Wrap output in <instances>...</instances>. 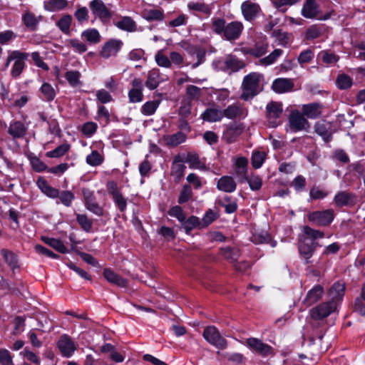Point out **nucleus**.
Instances as JSON below:
<instances>
[{
    "instance_id": "34",
    "label": "nucleus",
    "mask_w": 365,
    "mask_h": 365,
    "mask_svg": "<svg viewBox=\"0 0 365 365\" xmlns=\"http://www.w3.org/2000/svg\"><path fill=\"white\" fill-rule=\"evenodd\" d=\"M41 16L37 17L34 13L27 11L22 16L24 24L31 30H35L38 24Z\"/></svg>"
},
{
    "instance_id": "37",
    "label": "nucleus",
    "mask_w": 365,
    "mask_h": 365,
    "mask_svg": "<svg viewBox=\"0 0 365 365\" xmlns=\"http://www.w3.org/2000/svg\"><path fill=\"white\" fill-rule=\"evenodd\" d=\"M115 26L120 29L126 31L128 32H133L137 29L135 22L129 16H124L117 23Z\"/></svg>"
},
{
    "instance_id": "52",
    "label": "nucleus",
    "mask_w": 365,
    "mask_h": 365,
    "mask_svg": "<svg viewBox=\"0 0 365 365\" xmlns=\"http://www.w3.org/2000/svg\"><path fill=\"white\" fill-rule=\"evenodd\" d=\"M70 149V145L67 143H63L60 145L54 150L48 152L46 155L49 158H59L63 156L65 153H66Z\"/></svg>"
},
{
    "instance_id": "11",
    "label": "nucleus",
    "mask_w": 365,
    "mask_h": 365,
    "mask_svg": "<svg viewBox=\"0 0 365 365\" xmlns=\"http://www.w3.org/2000/svg\"><path fill=\"white\" fill-rule=\"evenodd\" d=\"M223 117L229 119L242 118L247 115V109L240 103L228 106L222 110Z\"/></svg>"
},
{
    "instance_id": "9",
    "label": "nucleus",
    "mask_w": 365,
    "mask_h": 365,
    "mask_svg": "<svg viewBox=\"0 0 365 365\" xmlns=\"http://www.w3.org/2000/svg\"><path fill=\"white\" fill-rule=\"evenodd\" d=\"M246 344L250 349L262 356H267L274 354L272 347L263 343L259 339L249 338L247 339Z\"/></svg>"
},
{
    "instance_id": "53",
    "label": "nucleus",
    "mask_w": 365,
    "mask_h": 365,
    "mask_svg": "<svg viewBox=\"0 0 365 365\" xmlns=\"http://www.w3.org/2000/svg\"><path fill=\"white\" fill-rule=\"evenodd\" d=\"M103 161V157L96 150L92 151V153L86 157L87 163L92 166H98L101 165Z\"/></svg>"
},
{
    "instance_id": "45",
    "label": "nucleus",
    "mask_w": 365,
    "mask_h": 365,
    "mask_svg": "<svg viewBox=\"0 0 365 365\" xmlns=\"http://www.w3.org/2000/svg\"><path fill=\"white\" fill-rule=\"evenodd\" d=\"M336 83L339 89L346 90L352 86L353 81L349 76L342 73L337 76Z\"/></svg>"
},
{
    "instance_id": "33",
    "label": "nucleus",
    "mask_w": 365,
    "mask_h": 365,
    "mask_svg": "<svg viewBox=\"0 0 365 365\" xmlns=\"http://www.w3.org/2000/svg\"><path fill=\"white\" fill-rule=\"evenodd\" d=\"M8 132L13 138H19L26 134V128L23 123L14 121L10 124Z\"/></svg>"
},
{
    "instance_id": "27",
    "label": "nucleus",
    "mask_w": 365,
    "mask_h": 365,
    "mask_svg": "<svg viewBox=\"0 0 365 365\" xmlns=\"http://www.w3.org/2000/svg\"><path fill=\"white\" fill-rule=\"evenodd\" d=\"M103 276L108 282L120 287L127 286V281L110 269L106 268L103 270Z\"/></svg>"
},
{
    "instance_id": "12",
    "label": "nucleus",
    "mask_w": 365,
    "mask_h": 365,
    "mask_svg": "<svg viewBox=\"0 0 365 365\" xmlns=\"http://www.w3.org/2000/svg\"><path fill=\"white\" fill-rule=\"evenodd\" d=\"M317 243L307 238L299 237V251L302 256L306 259V262L309 263V259L312 256Z\"/></svg>"
},
{
    "instance_id": "7",
    "label": "nucleus",
    "mask_w": 365,
    "mask_h": 365,
    "mask_svg": "<svg viewBox=\"0 0 365 365\" xmlns=\"http://www.w3.org/2000/svg\"><path fill=\"white\" fill-rule=\"evenodd\" d=\"M89 8L92 14L103 22L109 21L113 16L112 12L102 0H92L89 3Z\"/></svg>"
},
{
    "instance_id": "15",
    "label": "nucleus",
    "mask_w": 365,
    "mask_h": 365,
    "mask_svg": "<svg viewBox=\"0 0 365 365\" xmlns=\"http://www.w3.org/2000/svg\"><path fill=\"white\" fill-rule=\"evenodd\" d=\"M315 132L320 135L326 142L331 140L333 131L331 130V123L326 120H319L314 125Z\"/></svg>"
},
{
    "instance_id": "2",
    "label": "nucleus",
    "mask_w": 365,
    "mask_h": 365,
    "mask_svg": "<svg viewBox=\"0 0 365 365\" xmlns=\"http://www.w3.org/2000/svg\"><path fill=\"white\" fill-rule=\"evenodd\" d=\"M260 76L261 75L257 73H252L244 78L242 85V99L247 101L257 94Z\"/></svg>"
},
{
    "instance_id": "24",
    "label": "nucleus",
    "mask_w": 365,
    "mask_h": 365,
    "mask_svg": "<svg viewBox=\"0 0 365 365\" xmlns=\"http://www.w3.org/2000/svg\"><path fill=\"white\" fill-rule=\"evenodd\" d=\"M37 185L41 192L48 197L56 198L59 195V190L51 187L43 178H39L38 179Z\"/></svg>"
},
{
    "instance_id": "31",
    "label": "nucleus",
    "mask_w": 365,
    "mask_h": 365,
    "mask_svg": "<svg viewBox=\"0 0 365 365\" xmlns=\"http://www.w3.org/2000/svg\"><path fill=\"white\" fill-rule=\"evenodd\" d=\"M180 162H182V159H180L179 156L176 157L171 168V175L176 182H179L182 178L186 169V166Z\"/></svg>"
},
{
    "instance_id": "50",
    "label": "nucleus",
    "mask_w": 365,
    "mask_h": 365,
    "mask_svg": "<svg viewBox=\"0 0 365 365\" xmlns=\"http://www.w3.org/2000/svg\"><path fill=\"white\" fill-rule=\"evenodd\" d=\"M220 252L222 255L225 259L230 260L233 262H235L240 256V252L238 250L232 249L230 247L222 248Z\"/></svg>"
},
{
    "instance_id": "18",
    "label": "nucleus",
    "mask_w": 365,
    "mask_h": 365,
    "mask_svg": "<svg viewBox=\"0 0 365 365\" xmlns=\"http://www.w3.org/2000/svg\"><path fill=\"white\" fill-rule=\"evenodd\" d=\"M243 26L240 22L234 21L228 24L224 32V36L227 40H235L240 36Z\"/></svg>"
},
{
    "instance_id": "62",
    "label": "nucleus",
    "mask_w": 365,
    "mask_h": 365,
    "mask_svg": "<svg viewBox=\"0 0 365 365\" xmlns=\"http://www.w3.org/2000/svg\"><path fill=\"white\" fill-rule=\"evenodd\" d=\"M185 135L181 132L175 133L168 139V144L171 146H177L185 140Z\"/></svg>"
},
{
    "instance_id": "13",
    "label": "nucleus",
    "mask_w": 365,
    "mask_h": 365,
    "mask_svg": "<svg viewBox=\"0 0 365 365\" xmlns=\"http://www.w3.org/2000/svg\"><path fill=\"white\" fill-rule=\"evenodd\" d=\"M58 347L63 356L70 357L76 346L72 339L67 335H63L58 341Z\"/></svg>"
},
{
    "instance_id": "41",
    "label": "nucleus",
    "mask_w": 365,
    "mask_h": 365,
    "mask_svg": "<svg viewBox=\"0 0 365 365\" xmlns=\"http://www.w3.org/2000/svg\"><path fill=\"white\" fill-rule=\"evenodd\" d=\"M304 234L300 236L301 238H307L309 240L314 242L315 240L322 238L324 236V232L314 230L308 226H304L303 228Z\"/></svg>"
},
{
    "instance_id": "58",
    "label": "nucleus",
    "mask_w": 365,
    "mask_h": 365,
    "mask_svg": "<svg viewBox=\"0 0 365 365\" xmlns=\"http://www.w3.org/2000/svg\"><path fill=\"white\" fill-rule=\"evenodd\" d=\"M59 200L62 204H63L66 207H69L71 205L73 200L74 199V195L68 190H63L62 192H59V195L58 196Z\"/></svg>"
},
{
    "instance_id": "17",
    "label": "nucleus",
    "mask_w": 365,
    "mask_h": 365,
    "mask_svg": "<svg viewBox=\"0 0 365 365\" xmlns=\"http://www.w3.org/2000/svg\"><path fill=\"white\" fill-rule=\"evenodd\" d=\"M242 13L247 21L253 20L260 11L259 6L250 1H245L241 5Z\"/></svg>"
},
{
    "instance_id": "3",
    "label": "nucleus",
    "mask_w": 365,
    "mask_h": 365,
    "mask_svg": "<svg viewBox=\"0 0 365 365\" xmlns=\"http://www.w3.org/2000/svg\"><path fill=\"white\" fill-rule=\"evenodd\" d=\"M202 336L209 344L219 349H225L227 347V341L221 335L215 326L206 327Z\"/></svg>"
},
{
    "instance_id": "20",
    "label": "nucleus",
    "mask_w": 365,
    "mask_h": 365,
    "mask_svg": "<svg viewBox=\"0 0 365 365\" xmlns=\"http://www.w3.org/2000/svg\"><path fill=\"white\" fill-rule=\"evenodd\" d=\"M322 106L318 103L305 104L302 106V113L304 117L314 119L322 114Z\"/></svg>"
},
{
    "instance_id": "57",
    "label": "nucleus",
    "mask_w": 365,
    "mask_h": 365,
    "mask_svg": "<svg viewBox=\"0 0 365 365\" xmlns=\"http://www.w3.org/2000/svg\"><path fill=\"white\" fill-rule=\"evenodd\" d=\"M264 158L265 153L264 152H254L251 159L252 166L256 169L259 168L262 165Z\"/></svg>"
},
{
    "instance_id": "29",
    "label": "nucleus",
    "mask_w": 365,
    "mask_h": 365,
    "mask_svg": "<svg viewBox=\"0 0 365 365\" xmlns=\"http://www.w3.org/2000/svg\"><path fill=\"white\" fill-rule=\"evenodd\" d=\"M162 81L160 71L158 68H153L148 72L145 86L150 90L155 89Z\"/></svg>"
},
{
    "instance_id": "26",
    "label": "nucleus",
    "mask_w": 365,
    "mask_h": 365,
    "mask_svg": "<svg viewBox=\"0 0 365 365\" xmlns=\"http://www.w3.org/2000/svg\"><path fill=\"white\" fill-rule=\"evenodd\" d=\"M236 182L230 176H223L220 178L217 183V187L225 192H232L236 189Z\"/></svg>"
},
{
    "instance_id": "1",
    "label": "nucleus",
    "mask_w": 365,
    "mask_h": 365,
    "mask_svg": "<svg viewBox=\"0 0 365 365\" xmlns=\"http://www.w3.org/2000/svg\"><path fill=\"white\" fill-rule=\"evenodd\" d=\"M28 57L29 53L18 50L8 51L5 68H8L10 63L14 61V65L11 70V76L12 78H16L20 76L25 68V61Z\"/></svg>"
},
{
    "instance_id": "48",
    "label": "nucleus",
    "mask_w": 365,
    "mask_h": 365,
    "mask_svg": "<svg viewBox=\"0 0 365 365\" xmlns=\"http://www.w3.org/2000/svg\"><path fill=\"white\" fill-rule=\"evenodd\" d=\"M182 223V227L187 233H189L197 227H201L202 226L200 220L195 216H191L187 220L185 219Z\"/></svg>"
},
{
    "instance_id": "19",
    "label": "nucleus",
    "mask_w": 365,
    "mask_h": 365,
    "mask_svg": "<svg viewBox=\"0 0 365 365\" xmlns=\"http://www.w3.org/2000/svg\"><path fill=\"white\" fill-rule=\"evenodd\" d=\"M294 88V83L289 78H277L274 81L272 88L278 93L291 91Z\"/></svg>"
},
{
    "instance_id": "16",
    "label": "nucleus",
    "mask_w": 365,
    "mask_h": 365,
    "mask_svg": "<svg viewBox=\"0 0 365 365\" xmlns=\"http://www.w3.org/2000/svg\"><path fill=\"white\" fill-rule=\"evenodd\" d=\"M319 13V6L316 0H305L302 9V15L304 18L315 19Z\"/></svg>"
},
{
    "instance_id": "30",
    "label": "nucleus",
    "mask_w": 365,
    "mask_h": 365,
    "mask_svg": "<svg viewBox=\"0 0 365 365\" xmlns=\"http://www.w3.org/2000/svg\"><path fill=\"white\" fill-rule=\"evenodd\" d=\"M68 5L67 0H46L43 8L50 12H56L66 9Z\"/></svg>"
},
{
    "instance_id": "32",
    "label": "nucleus",
    "mask_w": 365,
    "mask_h": 365,
    "mask_svg": "<svg viewBox=\"0 0 365 365\" xmlns=\"http://www.w3.org/2000/svg\"><path fill=\"white\" fill-rule=\"evenodd\" d=\"M345 284L339 282H335L329 290L330 301L336 302L341 300L344 294Z\"/></svg>"
},
{
    "instance_id": "10",
    "label": "nucleus",
    "mask_w": 365,
    "mask_h": 365,
    "mask_svg": "<svg viewBox=\"0 0 365 365\" xmlns=\"http://www.w3.org/2000/svg\"><path fill=\"white\" fill-rule=\"evenodd\" d=\"M123 46V42L118 39H111L107 41L100 52V56L103 58L115 56Z\"/></svg>"
},
{
    "instance_id": "51",
    "label": "nucleus",
    "mask_w": 365,
    "mask_h": 365,
    "mask_svg": "<svg viewBox=\"0 0 365 365\" xmlns=\"http://www.w3.org/2000/svg\"><path fill=\"white\" fill-rule=\"evenodd\" d=\"M244 181L248 182L250 187L252 190H258L262 187V180L259 175H251L250 176H247Z\"/></svg>"
},
{
    "instance_id": "8",
    "label": "nucleus",
    "mask_w": 365,
    "mask_h": 365,
    "mask_svg": "<svg viewBox=\"0 0 365 365\" xmlns=\"http://www.w3.org/2000/svg\"><path fill=\"white\" fill-rule=\"evenodd\" d=\"M336 309V303L333 301L323 302L309 311L311 317L314 320L322 319L334 312Z\"/></svg>"
},
{
    "instance_id": "35",
    "label": "nucleus",
    "mask_w": 365,
    "mask_h": 365,
    "mask_svg": "<svg viewBox=\"0 0 365 365\" xmlns=\"http://www.w3.org/2000/svg\"><path fill=\"white\" fill-rule=\"evenodd\" d=\"M354 195L346 191L338 192L334 197V202L339 207L348 205L353 202Z\"/></svg>"
},
{
    "instance_id": "49",
    "label": "nucleus",
    "mask_w": 365,
    "mask_h": 365,
    "mask_svg": "<svg viewBox=\"0 0 365 365\" xmlns=\"http://www.w3.org/2000/svg\"><path fill=\"white\" fill-rule=\"evenodd\" d=\"M318 56L327 64H334L339 60V56L338 55L329 51H321Z\"/></svg>"
},
{
    "instance_id": "60",
    "label": "nucleus",
    "mask_w": 365,
    "mask_h": 365,
    "mask_svg": "<svg viewBox=\"0 0 365 365\" xmlns=\"http://www.w3.org/2000/svg\"><path fill=\"white\" fill-rule=\"evenodd\" d=\"M158 106L157 101H148L145 103L141 108V112L145 115H153Z\"/></svg>"
},
{
    "instance_id": "63",
    "label": "nucleus",
    "mask_w": 365,
    "mask_h": 365,
    "mask_svg": "<svg viewBox=\"0 0 365 365\" xmlns=\"http://www.w3.org/2000/svg\"><path fill=\"white\" fill-rule=\"evenodd\" d=\"M66 78L71 86H77L79 84V78L81 73L77 71H71L66 73Z\"/></svg>"
},
{
    "instance_id": "21",
    "label": "nucleus",
    "mask_w": 365,
    "mask_h": 365,
    "mask_svg": "<svg viewBox=\"0 0 365 365\" xmlns=\"http://www.w3.org/2000/svg\"><path fill=\"white\" fill-rule=\"evenodd\" d=\"M323 293V287L321 285H316L308 292L303 302L307 305V307H309L318 302L322 298Z\"/></svg>"
},
{
    "instance_id": "25",
    "label": "nucleus",
    "mask_w": 365,
    "mask_h": 365,
    "mask_svg": "<svg viewBox=\"0 0 365 365\" xmlns=\"http://www.w3.org/2000/svg\"><path fill=\"white\" fill-rule=\"evenodd\" d=\"M201 118L207 122L220 121L223 118L222 110L216 108H208L202 113Z\"/></svg>"
},
{
    "instance_id": "14",
    "label": "nucleus",
    "mask_w": 365,
    "mask_h": 365,
    "mask_svg": "<svg viewBox=\"0 0 365 365\" xmlns=\"http://www.w3.org/2000/svg\"><path fill=\"white\" fill-rule=\"evenodd\" d=\"M243 130L244 126L242 124H231L224 131L222 139L227 143H232L237 140Z\"/></svg>"
},
{
    "instance_id": "54",
    "label": "nucleus",
    "mask_w": 365,
    "mask_h": 365,
    "mask_svg": "<svg viewBox=\"0 0 365 365\" xmlns=\"http://www.w3.org/2000/svg\"><path fill=\"white\" fill-rule=\"evenodd\" d=\"M218 217V215L217 212H215L212 210H209L206 212L204 217L201 220V227H206L209 225H210L212 222H214Z\"/></svg>"
},
{
    "instance_id": "39",
    "label": "nucleus",
    "mask_w": 365,
    "mask_h": 365,
    "mask_svg": "<svg viewBox=\"0 0 365 365\" xmlns=\"http://www.w3.org/2000/svg\"><path fill=\"white\" fill-rule=\"evenodd\" d=\"M283 54V51L279 48L274 49L270 54L267 56L261 58L259 61V63L260 65L267 66L273 64L276 62L277 58L280 57Z\"/></svg>"
},
{
    "instance_id": "59",
    "label": "nucleus",
    "mask_w": 365,
    "mask_h": 365,
    "mask_svg": "<svg viewBox=\"0 0 365 365\" xmlns=\"http://www.w3.org/2000/svg\"><path fill=\"white\" fill-rule=\"evenodd\" d=\"M192 195V192L190 185H185L180 193L178 197V203L183 204L189 200Z\"/></svg>"
},
{
    "instance_id": "28",
    "label": "nucleus",
    "mask_w": 365,
    "mask_h": 365,
    "mask_svg": "<svg viewBox=\"0 0 365 365\" xmlns=\"http://www.w3.org/2000/svg\"><path fill=\"white\" fill-rule=\"evenodd\" d=\"M182 162L188 163L190 168L192 169H198L201 170H205L207 169L205 163L199 158L198 155L196 153H187V155L182 159Z\"/></svg>"
},
{
    "instance_id": "64",
    "label": "nucleus",
    "mask_w": 365,
    "mask_h": 365,
    "mask_svg": "<svg viewBox=\"0 0 365 365\" xmlns=\"http://www.w3.org/2000/svg\"><path fill=\"white\" fill-rule=\"evenodd\" d=\"M86 208L98 216L103 215V208L96 202V200H90L86 204Z\"/></svg>"
},
{
    "instance_id": "61",
    "label": "nucleus",
    "mask_w": 365,
    "mask_h": 365,
    "mask_svg": "<svg viewBox=\"0 0 365 365\" xmlns=\"http://www.w3.org/2000/svg\"><path fill=\"white\" fill-rule=\"evenodd\" d=\"M155 61L159 66L170 68L171 66V61L166 56H165L161 51H158L155 56Z\"/></svg>"
},
{
    "instance_id": "43",
    "label": "nucleus",
    "mask_w": 365,
    "mask_h": 365,
    "mask_svg": "<svg viewBox=\"0 0 365 365\" xmlns=\"http://www.w3.org/2000/svg\"><path fill=\"white\" fill-rule=\"evenodd\" d=\"M268 51V44L267 43H258L252 48L247 50L246 53L259 58L264 55Z\"/></svg>"
},
{
    "instance_id": "22",
    "label": "nucleus",
    "mask_w": 365,
    "mask_h": 365,
    "mask_svg": "<svg viewBox=\"0 0 365 365\" xmlns=\"http://www.w3.org/2000/svg\"><path fill=\"white\" fill-rule=\"evenodd\" d=\"M243 61H240L233 56H228L225 58L222 69L225 71L235 72L245 67Z\"/></svg>"
},
{
    "instance_id": "56",
    "label": "nucleus",
    "mask_w": 365,
    "mask_h": 365,
    "mask_svg": "<svg viewBox=\"0 0 365 365\" xmlns=\"http://www.w3.org/2000/svg\"><path fill=\"white\" fill-rule=\"evenodd\" d=\"M76 220L83 230L89 232L91 230L93 222L86 215H77Z\"/></svg>"
},
{
    "instance_id": "44",
    "label": "nucleus",
    "mask_w": 365,
    "mask_h": 365,
    "mask_svg": "<svg viewBox=\"0 0 365 365\" xmlns=\"http://www.w3.org/2000/svg\"><path fill=\"white\" fill-rule=\"evenodd\" d=\"M143 16L148 21H162L165 16L159 9H146L143 11Z\"/></svg>"
},
{
    "instance_id": "5",
    "label": "nucleus",
    "mask_w": 365,
    "mask_h": 365,
    "mask_svg": "<svg viewBox=\"0 0 365 365\" xmlns=\"http://www.w3.org/2000/svg\"><path fill=\"white\" fill-rule=\"evenodd\" d=\"M266 110L269 126L272 128L278 126L281 123L279 118L283 112L282 103L272 101L267 105Z\"/></svg>"
},
{
    "instance_id": "6",
    "label": "nucleus",
    "mask_w": 365,
    "mask_h": 365,
    "mask_svg": "<svg viewBox=\"0 0 365 365\" xmlns=\"http://www.w3.org/2000/svg\"><path fill=\"white\" fill-rule=\"evenodd\" d=\"M334 212L331 209L314 211L307 215L308 220L319 226H327L334 220Z\"/></svg>"
},
{
    "instance_id": "23",
    "label": "nucleus",
    "mask_w": 365,
    "mask_h": 365,
    "mask_svg": "<svg viewBox=\"0 0 365 365\" xmlns=\"http://www.w3.org/2000/svg\"><path fill=\"white\" fill-rule=\"evenodd\" d=\"M248 160L245 157H239L235 161V173L240 178V182L247 176Z\"/></svg>"
},
{
    "instance_id": "4",
    "label": "nucleus",
    "mask_w": 365,
    "mask_h": 365,
    "mask_svg": "<svg viewBox=\"0 0 365 365\" xmlns=\"http://www.w3.org/2000/svg\"><path fill=\"white\" fill-rule=\"evenodd\" d=\"M289 128L292 132L309 131L311 125L302 112L297 110H293L289 114Z\"/></svg>"
},
{
    "instance_id": "40",
    "label": "nucleus",
    "mask_w": 365,
    "mask_h": 365,
    "mask_svg": "<svg viewBox=\"0 0 365 365\" xmlns=\"http://www.w3.org/2000/svg\"><path fill=\"white\" fill-rule=\"evenodd\" d=\"M41 240L48 245L51 246L61 253H66L67 249L61 241L55 238L42 237Z\"/></svg>"
},
{
    "instance_id": "36",
    "label": "nucleus",
    "mask_w": 365,
    "mask_h": 365,
    "mask_svg": "<svg viewBox=\"0 0 365 365\" xmlns=\"http://www.w3.org/2000/svg\"><path fill=\"white\" fill-rule=\"evenodd\" d=\"M72 21L73 18L70 14H64L56 24L64 34L70 35Z\"/></svg>"
},
{
    "instance_id": "47",
    "label": "nucleus",
    "mask_w": 365,
    "mask_h": 365,
    "mask_svg": "<svg viewBox=\"0 0 365 365\" xmlns=\"http://www.w3.org/2000/svg\"><path fill=\"white\" fill-rule=\"evenodd\" d=\"M40 91L42 94V98L45 101H51L56 96L53 88L48 83H44L41 86Z\"/></svg>"
},
{
    "instance_id": "55",
    "label": "nucleus",
    "mask_w": 365,
    "mask_h": 365,
    "mask_svg": "<svg viewBox=\"0 0 365 365\" xmlns=\"http://www.w3.org/2000/svg\"><path fill=\"white\" fill-rule=\"evenodd\" d=\"M186 94L191 100L198 101L202 96V89L195 86L190 85L186 88Z\"/></svg>"
},
{
    "instance_id": "46",
    "label": "nucleus",
    "mask_w": 365,
    "mask_h": 365,
    "mask_svg": "<svg viewBox=\"0 0 365 365\" xmlns=\"http://www.w3.org/2000/svg\"><path fill=\"white\" fill-rule=\"evenodd\" d=\"M81 36L91 43H97L101 41L99 32L95 29L85 30Z\"/></svg>"
},
{
    "instance_id": "42",
    "label": "nucleus",
    "mask_w": 365,
    "mask_h": 365,
    "mask_svg": "<svg viewBox=\"0 0 365 365\" xmlns=\"http://www.w3.org/2000/svg\"><path fill=\"white\" fill-rule=\"evenodd\" d=\"M1 252L6 263L13 270L19 267L17 257L14 252L5 249L1 250Z\"/></svg>"
},
{
    "instance_id": "38",
    "label": "nucleus",
    "mask_w": 365,
    "mask_h": 365,
    "mask_svg": "<svg viewBox=\"0 0 365 365\" xmlns=\"http://www.w3.org/2000/svg\"><path fill=\"white\" fill-rule=\"evenodd\" d=\"M217 204L224 207L227 213H233L237 209V204L235 200H232L230 197H225L217 201Z\"/></svg>"
}]
</instances>
